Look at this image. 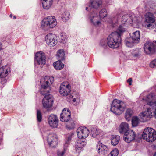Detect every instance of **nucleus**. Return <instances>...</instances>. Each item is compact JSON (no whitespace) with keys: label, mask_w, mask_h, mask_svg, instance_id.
I'll list each match as a JSON object with an SVG mask.
<instances>
[{"label":"nucleus","mask_w":156,"mask_h":156,"mask_svg":"<svg viewBox=\"0 0 156 156\" xmlns=\"http://www.w3.org/2000/svg\"><path fill=\"white\" fill-rule=\"evenodd\" d=\"M54 80L53 77L47 76L41 80V88L40 91L42 95H45L42 102L43 107L45 108H49L53 105V100L52 96L48 94L50 90L49 86L52 83Z\"/></svg>","instance_id":"nucleus-1"},{"label":"nucleus","mask_w":156,"mask_h":156,"mask_svg":"<svg viewBox=\"0 0 156 156\" xmlns=\"http://www.w3.org/2000/svg\"><path fill=\"white\" fill-rule=\"evenodd\" d=\"M156 98V96L151 93L144 99L147 103L144 105L142 112L140 113L139 115L141 122H144L148 120V118H151L152 117L153 113L151 109H153V106H151L150 104L151 102L152 104L154 103V99Z\"/></svg>","instance_id":"nucleus-2"},{"label":"nucleus","mask_w":156,"mask_h":156,"mask_svg":"<svg viewBox=\"0 0 156 156\" xmlns=\"http://www.w3.org/2000/svg\"><path fill=\"white\" fill-rule=\"evenodd\" d=\"M126 103L121 101L115 99L112 103L110 110L116 115H120L123 112L126 108Z\"/></svg>","instance_id":"nucleus-3"},{"label":"nucleus","mask_w":156,"mask_h":156,"mask_svg":"<svg viewBox=\"0 0 156 156\" xmlns=\"http://www.w3.org/2000/svg\"><path fill=\"white\" fill-rule=\"evenodd\" d=\"M121 41V37H120L119 34L115 32H113L108 37L107 44L109 47L116 48L119 47Z\"/></svg>","instance_id":"nucleus-4"},{"label":"nucleus","mask_w":156,"mask_h":156,"mask_svg":"<svg viewBox=\"0 0 156 156\" xmlns=\"http://www.w3.org/2000/svg\"><path fill=\"white\" fill-rule=\"evenodd\" d=\"M121 22L122 24H120L119 27L117 31H115L120 35H121L126 31L125 25L127 23L132 24L133 21L131 15L129 14H125L122 16Z\"/></svg>","instance_id":"nucleus-5"},{"label":"nucleus","mask_w":156,"mask_h":156,"mask_svg":"<svg viewBox=\"0 0 156 156\" xmlns=\"http://www.w3.org/2000/svg\"><path fill=\"white\" fill-rule=\"evenodd\" d=\"M56 24L57 22L54 16H50L43 19L41 22V27L44 30H47L55 27Z\"/></svg>","instance_id":"nucleus-6"},{"label":"nucleus","mask_w":156,"mask_h":156,"mask_svg":"<svg viewBox=\"0 0 156 156\" xmlns=\"http://www.w3.org/2000/svg\"><path fill=\"white\" fill-rule=\"evenodd\" d=\"M142 136L143 139L148 142H152L156 140V132L151 128H146Z\"/></svg>","instance_id":"nucleus-7"},{"label":"nucleus","mask_w":156,"mask_h":156,"mask_svg":"<svg viewBox=\"0 0 156 156\" xmlns=\"http://www.w3.org/2000/svg\"><path fill=\"white\" fill-rule=\"evenodd\" d=\"M88 19L90 22L95 26H99L101 24L100 19L98 16V12L97 10L94 12L89 11Z\"/></svg>","instance_id":"nucleus-8"},{"label":"nucleus","mask_w":156,"mask_h":156,"mask_svg":"<svg viewBox=\"0 0 156 156\" xmlns=\"http://www.w3.org/2000/svg\"><path fill=\"white\" fill-rule=\"evenodd\" d=\"M46 57L45 54L41 52L37 53L35 57V65L42 67L45 64Z\"/></svg>","instance_id":"nucleus-9"},{"label":"nucleus","mask_w":156,"mask_h":156,"mask_svg":"<svg viewBox=\"0 0 156 156\" xmlns=\"http://www.w3.org/2000/svg\"><path fill=\"white\" fill-rule=\"evenodd\" d=\"M102 2V0H90L88 7H86L87 11L94 12L101 7Z\"/></svg>","instance_id":"nucleus-10"},{"label":"nucleus","mask_w":156,"mask_h":156,"mask_svg":"<svg viewBox=\"0 0 156 156\" xmlns=\"http://www.w3.org/2000/svg\"><path fill=\"white\" fill-rule=\"evenodd\" d=\"M71 88V86L68 82H63L60 86L59 92L62 96H66L70 93Z\"/></svg>","instance_id":"nucleus-11"},{"label":"nucleus","mask_w":156,"mask_h":156,"mask_svg":"<svg viewBox=\"0 0 156 156\" xmlns=\"http://www.w3.org/2000/svg\"><path fill=\"white\" fill-rule=\"evenodd\" d=\"M45 41L47 44L51 47L55 46L58 42L56 36L51 33H49L46 36Z\"/></svg>","instance_id":"nucleus-12"},{"label":"nucleus","mask_w":156,"mask_h":156,"mask_svg":"<svg viewBox=\"0 0 156 156\" xmlns=\"http://www.w3.org/2000/svg\"><path fill=\"white\" fill-rule=\"evenodd\" d=\"M145 24V27L149 29L155 28L156 23L154 16L151 15L146 17Z\"/></svg>","instance_id":"nucleus-13"},{"label":"nucleus","mask_w":156,"mask_h":156,"mask_svg":"<svg viewBox=\"0 0 156 156\" xmlns=\"http://www.w3.org/2000/svg\"><path fill=\"white\" fill-rule=\"evenodd\" d=\"M47 140L48 144L52 147H55L58 144L57 135L54 133H51L48 136Z\"/></svg>","instance_id":"nucleus-14"},{"label":"nucleus","mask_w":156,"mask_h":156,"mask_svg":"<svg viewBox=\"0 0 156 156\" xmlns=\"http://www.w3.org/2000/svg\"><path fill=\"white\" fill-rule=\"evenodd\" d=\"M89 133L88 129L85 127H79L77 130L78 137L80 139L86 138L89 135Z\"/></svg>","instance_id":"nucleus-15"},{"label":"nucleus","mask_w":156,"mask_h":156,"mask_svg":"<svg viewBox=\"0 0 156 156\" xmlns=\"http://www.w3.org/2000/svg\"><path fill=\"white\" fill-rule=\"evenodd\" d=\"M135 133L133 130H128L124 134L123 138L125 141L129 143L134 140L136 137Z\"/></svg>","instance_id":"nucleus-16"},{"label":"nucleus","mask_w":156,"mask_h":156,"mask_svg":"<svg viewBox=\"0 0 156 156\" xmlns=\"http://www.w3.org/2000/svg\"><path fill=\"white\" fill-rule=\"evenodd\" d=\"M144 49L146 53L150 54L154 52L156 46L152 42L147 41L144 45Z\"/></svg>","instance_id":"nucleus-17"},{"label":"nucleus","mask_w":156,"mask_h":156,"mask_svg":"<svg viewBox=\"0 0 156 156\" xmlns=\"http://www.w3.org/2000/svg\"><path fill=\"white\" fill-rule=\"evenodd\" d=\"M48 122L51 127L56 128L58 125V119L56 115L51 114L48 117Z\"/></svg>","instance_id":"nucleus-18"},{"label":"nucleus","mask_w":156,"mask_h":156,"mask_svg":"<svg viewBox=\"0 0 156 156\" xmlns=\"http://www.w3.org/2000/svg\"><path fill=\"white\" fill-rule=\"evenodd\" d=\"M96 149L100 154L105 155L108 153V149L107 146L104 145L102 143L98 142Z\"/></svg>","instance_id":"nucleus-19"},{"label":"nucleus","mask_w":156,"mask_h":156,"mask_svg":"<svg viewBox=\"0 0 156 156\" xmlns=\"http://www.w3.org/2000/svg\"><path fill=\"white\" fill-rule=\"evenodd\" d=\"M71 113L67 108H64L60 115V120L63 122L68 121L70 118Z\"/></svg>","instance_id":"nucleus-20"},{"label":"nucleus","mask_w":156,"mask_h":156,"mask_svg":"<svg viewBox=\"0 0 156 156\" xmlns=\"http://www.w3.org/2000/svg\"><path fill=\"white\" fill-rule=\"evenodd\" d=\"M86 144L84 140L79 139L76 141L73 146L77 153H80L83 150V148Z\"/></svg>","instance_id":"nucleus-21"},{"label":"nucleus","mask_w":156,"mask_h":156,"mask_svg":"<svg viewBox=\"0 0 156 156\" xmlns=\"http://www.w3.org/2000/svg\"><path fill=\"white\" fill-rule=\"evenodd\" d=\"M140 32L139 31H136L133 32L132 34L130 33L129 35L130 39L135 42V43L137 44L139 43L140 38Z\"/></svg>","instance_id":"nucleus-22"},{"label":"nucleus","mask_w":156,"mask_h":156,"mask_svg":"<svg viewBox=\"0 0 156 156\" xmlns=\"http://www.w3.org/2000/svg\"><path fill=\"white\" fill-rule=\"evenodd\" d=\"M123 15V13L119 14L113 17L111 19L110 23L113 27H115L119 23V18L121 17V15Z\"/></svg>","instance_id":"nucleus-23"},{"label":"nucleus","mask_w":156,"mask_h":156,"mask_svg":"<svg viewBox=\"0 0 156 156\" xmlns=\"http://www.w3.org/2000/svg\"><path fill=\"white\" fill-rule=\"evenodd\" d=\"M129 125L128 123L126 122L122 123L119 128V131L121 134H124L129 129Z\"/></svg>","instance_id":"nucleus-24"},{"label":"nucleus","mask_w":156,"mask_h":156,"mask_svg":"<svg viewBox=\"0 0 156 156\" xmlns=\"http://www.w3.org/2000/svg\"><path fill=\"white\" fill-rule=\"evenodd\" d=\"M6 66H3L0 68V77L3 78L6 77L7 75L8 72L10 70V69Z\"/></svg>","instance_id":"nucleus-25"},{"label":"nucleus","mask_w":156,"mask_h":156,"mask_svg":"<svg viewBox=\"0 0 156 156\" xmlns=\"http://www.w3.org/2000/svg\"><path fill=\"white\" fill-rule=\"evenodd\" d=\"M42 3L44 9H48L52 5L53 1V0H43Z\"/></svg>","instance_id":"nucleus-26"},{"label":"nucleus","mask_w":156,"mask_h":156,"mask_svg":"<svg viewBox=\"0 0 156 156\" xmlns=\"http://www.w3.org/2000/svg\"><path fill=\"white\" fill-rule=\"evenodd\" d=\"M120 140V136L118 135H113L111 136V144L113 146L117 145Z\"/></svg>","instance_id":"nucleus-27"},{"label":"nucleus","mask_w":156,"mask_h":156,"mask_svg":"<svg viewBox=\"0 0 156 156\" xmlns=\"http://www.w3.org/2000/svg\"><path fill=\"white\" fill-rule=\"evenodd\" d=\"M53 66L57 70H61L64 67V64L61 62V60H58L53 64Z\"/></svg>","instance_id":"nucleus-28"},{"label":"nucleus","mask_w":156,"mask_h":156,"mask_svg":"<svg viewBox=\"0 0 156 156\" xmlns=\"http://www.w3.org/2000/svg\"><path fill=\"white\" fill-rule=\"evenodd\" d=\"M91 134L92 136L95 137L98 135L100 133L99 130L95 126H93L91 128Z\"/></svg>","instance_id":"nucleus-29"},{"label":"nucleus","mask_w":156,"mask_h":156,"mask_svg":"<svg viewBox=\"0 0 156 156\" xmlns=\"http://www.w3.org/2000/svg\"><path fill=\"white\" fill-rule=\"evenodd\" d=\"M125 43L126 45L128 47H132L135 44H136L133 42V41L129 37L127 38L125 40Z\"/></svg>","instance_id":"nucleus-30"},{"label":"nucleus","mask_w":156,"mask_h":156,"mask_svg":"<svg viewBox=\"0 0 156 156\" xmlns=\"http://www.w3.org/2000/svg\"><path fill=\"white\" fill-rule=\"evenodd\" d=\"M69 12L66 10L64 11L63 13L62 14V19L65 22H67L69 19Z\"/></svg>","instance_id":"nucleus-31"},{"label":"nucleus","mask_w":156,"mask_h":156,"mask_svg":"<svg viewBox=\"0 0 156 156\" xmlns=\"http://www.w3.org/2000/svg\"><path fill=\"white\" fill-rule=\"evenodd\" d=\"M56 55L58 60L63 61L64 60L65 54L63 50H58Z\"/></svg>","instance_id":"nucleus-32"},{"label":"nucleus","mask_w":156,"mask_h":156,"mask_svg":"<svg viewBox=\"0 0 156 156\" xmlns=\"http://www.w3.org/2000/svg\"><path fill=\"white\" fill-rule=\"evenodd\" d=\"M133 113V111L130 108L128 109L125 113V117L126 119L129 121L130 120Z\"/></svg>","instance_id":"nucleus-33"},{"label":"nucleus","mask_w":156,"mask_h":156,"mask_svg":"<svg viewBox=\"0 0 156 156\" xmlns=\"http://www.w3.org/2000/svg\"><path fill=\"white\" fill-rule=\"evenodd\" d=\"M75 123L73 120H71L68 122L66 125V128L69 130L73 129L75 127Z\"/></svg>","instance_id":"nucleus-34"},{"label":"nucleus","mask_w":156,"mask_h":156,"mask_svg":"<svg viewBox=\"0 0 156 156\" xmlns=\"http://www.w3.org/2000/svg\"><path fill=\"white\" fill-rule=\"evenodd\" d=\"M107 13L105 9H102L99 12V16L100 18H104L107 16Z\"/></svg>","instance_id":"nucleus-35"},{"label":"nucleus","mask_w":156,"mask_h":156,"mask_svg":"<svg viewBox=\"0 0 156 156\" xmlns=\"http://www.w3.org/2000/svg\"><path fill=\"white\" fill-rule=\"evenodd\" d=\"M140 119L137 117H133L132 119V126L133 127H136L137 126L139 122V120H140Z\"/></svg>","instance_id":"nucleus-36"},{"label":"nucleus","mask_w":156,"mask_h":156,"mask_svg":"<svg viewBox=\"0 0 156 156\" xmlns=\"http://www.w3.org/2000/svg\"><path fill=\"white\" fill-rule=\"evenodd\" d=\"M154 103L152 104L151 102L150 105L151 106H153V109H154V110L153 111V115H154L155 118H156V98L155 99H154Z\"/></svg>","instance_id":"nucleus-37"},{"label":"nucleus","mask_w":156,"mask_h":156,"mask_svg":"<svg viewBox=\"0 0 156 156\" xmlns=\"http://www.w3.org/2000/svg\"><path fill=\"white\" fill-rule=\"evenodd\" d=\"M74 133H70L66 135L65 138V140L70 143L72 137L73 136Z\"/></svg>","instance_id":"nucleus-38"},{"label":"nucleus","mask_w":156,"mask_h":156,"mask_svg":"<svg viewBox=\"0 0 156 156\" xmlns=\"http://www.w3.org/2000/svg\"><path fill=\"white\" fill-rule=\"evenodd\" d=\"M132 55L134 57H139L140 55V52L138 49H136L133 51L132 53Z\"/></svg>","instance_id":"nucleus-39"},{"label":"nucleus","mask_w":156,"mask_h":156,"mask_svg":"<svg viewBox=\"0 0 156 156\" xmlns=\"http://www.w3.org/2000/svg\"><path fill=\"white\" fill-rule=\"evenodd\" d=\"M119 153L118 150L117 149H115L111 152L108 156H117Z\"/></svg>","instance_id":"nucleus-40"},{"label":"nucleus","mask_w":156,"mask_h":156,"mask_svg":"<svg viewBox=\"0 0 156 156\" xmlns=\"http://www.w3.org/2000/svg\"><path fill=\"white\" fill-rule=\"evenodd\" d=\"M37 117L38 121L41 122V121L42 116L41 112L39 110H37Z\"/></svg>","instance_id":"nucleus-41"},{"label":"nucleus","mask_w":156,"mask_h":156,"mask_svg":"<svg viewBox=\"0 0 156 156\" xmlns=\"http://www.w3.org/2000/svg\"><path fill=\"white\" fill-rule=\"evenodd\" d=\"M70 143L69 142L65 140V143L64 144L63 149L66 151L69 147Z\"/></svg>","instance_id":"nucleus-42"},{"label":"nucleus","mask_w":156,"mask_h":156,"mask_svg":"<svg viewBox=\"0 0 156 156\" xmlns=\"http://www.w3.org/2000/svg\"><path fill=\"white\" fill-rule=\"evenodd\" d=\"M66 151L63 149L62 151L58 150L57 151V156H63L64 154L66 152Z\"/></svg>","instance_id":"nucleus-43"},{"label":"nucleus","mask_w":156,"mask_h":156,"mask_svg":"<svg viewBox=\"0 0 156 156\" xmlns=\"http://www.w3.org/2000/svg\"><path fill=\"white\" fill-rule=\"evenodd\" d=\"M150 66L151 68H154L156 67V59L151 62Z\"/></svg>","instance_id":"nucleus-44"},{"label":"nucleus","mask_w":156,"mask_h":156,"mask_svg":"<svg viewBox=\"0 0 156 156\" xmlns=\"http://www.w3.org/2000/svg\"><path fill=\"white\" fill-rule=\"evenodd\" d=\"M100 45L103 47L104 48H105V46H107L105 42V41L103 40H101L100 41Z\"/></svg>","instance_id":"nucleus-45"},{"label":"nucleus","mask_w":156,"mask_h":156,"mask_svg":"<svg viewBox=\"0 0 156 156\" xmlns=\"http://www.w3.org/2000/svg\"><path fill=\"white\" fill-rule=\"evenodd\" d=\"M61 39V42H62L63 44H65L66 43L67 41V38L66 37H62Z\"/></svg>","instance_id":"nucleus-46"},{"label":"nucleus","mask_w":156,"mask_h":156,"mask_svg":"<svg viewBox=\"0 0 156 156\" xmlns=\"http://www.w3.org/2000/svg\"><path fill=\"white\" fill-rule=\"evenodd\" d=\"M132 81V79L131 78H129L128 80L127 81V82H129V85H131Z\"/></svg>","instance_id":"nucleus-47"},{"label":"nucleus","mask_w":156,"mask_h":156,"mask_svg":"<svg viewBox=\"0 0 156 156\" xmlns=\"http://www.w3.org/2000/svg\"><path fill=\"white\" fill-rule=\"evenodd\" d=\"M2 43L0 42V50L2 49Z\"/></svg>","instance_id":"nucleus-48"},{"label":"nucleus","mask_w":156,"mask_h":156,"mask_svg":"<svg viewBox=\"0 0 156 156\" xmlns=\"http://www.w3.org/2000/svg\"><path fill=\"white\" fill-rule=\"evenodd\" d=\"M76 99L75 98H73V102H75L76 101Z\"/></svg>","instance_id":"nucleus-49"},{"label":"nucleus","mask_w":156,"mask_h":156,"mask_svg":"<svg viewBox=\"0 0 156 156\" xmlns=\"http://www.w3.org/2000/svg\"><path fill=\"white\" fill-rule=\"evenodd\" d=\"M9 16L10 17L12 18V14H10L9 15Z\"/></svg>","instance_id":"nucleus-50"},{"label":"nucleus","mask_w":156,"mask_h":156,"mask_svg":"<svg viewBox=\"0 0 156 156\" xmlns=\"http://www.w3.org/2000/svg\"><path fill=\"white\" fill-rule=\"evenodd\" d=\"M153 156H156V152L155 153Z\"/></svg>","instance_id":"nucleus-51"},{"label":"nucleus","mask_w":156,"mask_h":156,"mask_svg":"<svg viewBox=\"0 0 156 156\" xmlns=\"http://www.w3.org/2000/svg\"><path fill=\"white\" fill-rule=\"evenodd\" d=\"M16 19V17L15 16H14L13 17V19Z\"/></svg>","instance_id":"nucleus-52"},{"label":"nucleus","mask_w":156,"mask_h":156,"mask_svg":"<svg viewBox=\"0 0 156 156\" xmlns=\"http://www.w3.org/2000/svg\"><path fill=\"white\" fill-rule=\"evenodd\" d=\"M17 156H19V155H17Z\"/></svg>","instance_id":"nucleus-53"}]
</instances>
